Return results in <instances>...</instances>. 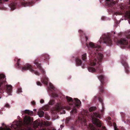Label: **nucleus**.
Masks as SVG:
<instances>
[{
    "instance_id": "obj_1",
    "label": "nucleus",
    "mask_w": 130,
    "mask_h": 130,
    "mask_svg": "<svg viewBox=\"0 0 130 130\" xmlns=\"http://www.w3.org/2000/svg\"><path fill=\"white\" fill-rule=\"evenodd\" d=\"M90 56L92 58L90 59V64L91 66H95L100 64V62L101 60L103 55L101 54H98L97 53L92 52Z\"/></svg>"
},
{
    "instance_id": "obj_2",
    "label": "nucleus",
    "mask_w": 130,
    "mask_h": 130,
    "mask_svg": "<svg viewBox=\"0 0 130 130\" xmlns=\"http://www.w3.org/2000/svg\"><path fill=\"white\" fill-rule=\"evenodd\" d=\"M30 121V117H29L25 116L24 118V121L22 122L21 121H17L16 124L12 125L11 127L15 129H17V128L20 129L21 128V126L24 124L28 125L29 124Z\"/></svg>"
},
{
    "instance_id": "obj_3",
    "label": "nucleus",
    "mask_w": 130,
    "mask_h": 130,
    "mask_svg": "<svg viewBox=\"0 0 130 130\" xmlns=\"http://www.w3.org/2000/svg\"><path fill=\"white\" fill-rule=\"evenodd\" d=\"M96 117L100 118L101 117V115L98 112L93 113V116H92V121L94 124H96L97 127H100L101 126V124L98 119H96L94 117Z\"/></svg>"
},
{
    "instance_id": "obj_4",
    "label": "nucleus",
    "mask_w": 130,
    "mask_h": 130,
    "mask_svg": "<svg viewBox=\"0 0 130 130\" xmlns=\"http://www.w3.org/2000/svg\"><path fill=\"white\" fill-rule=\"evenodd\" d=\"M103 41L104 43L108 46H111L112 44V41L109 37H107L105 39H103V40L100 41L99 42L100 43L101 42Z\"/></svg>"
},
{
    "instance_id": "obj_5",
    "label": "nucleus",
    "mask_w": 130,
    "mask_h": 130,
    "mask_svg": "<svg viewBox=\"0 0 130 130\" xmlns=\"http://www.w3.org/2000/svg\"><path fill=\"white\" fill-rule=\"evenodd\" d=\"M117 43L118 45L120 44L121 45H126L128 44V42L126 39L122 38L120 40L118 41Z\"/></svg>"
},
{
    "instance_id": "obj_6",
    "label": "nucleus",
    "mask_w": 130,
    "mask_h": 130,
    "mask_svg": "<svg viewBox=\"0 0 130 130\" xmlns=\"http://www.w3.org/2000/svg\"><path fill=\"white\" fill-rule=\"evenodd\" d=\"M6 79L4 74H0V87L1 85L5 82Z\"/></svg>"
},
{
    "instance_id": "obj_7",
    "label": "nucleus",
    "mask_w": 130,
    "mask_h": 130,
    "mask_svg": "<svg viewBox=\"0 0 130 130\" xmlns=\"http://www.w3.org/2000/svg\"><path fill=\"white\" fill-rule=\"evenodd\" d=\"M6 92L8 93V95H11V93L12 90V87L10 85H6Z\"/></svg>"
},
{
    "instance_id": "obj_8",
    "label": "nucleus",
    "mask_w": 130,
    "mask_h": 130,
    "mask_svg": "<svg viewBox=\"0 0 130 130\" xmlns=\"http://www.w3.org/2000/svg\"><path fill=\"white\" fill-rule=\"evenodd\" d=\"M22 69L24 70H30L31 71H33L32 69L31 66L29 64H27L24 66V67H22Z\"/></svg>"
},
{
    "instance_id": "obj_9",
    "label": "nucleus",
    "mask_w": 130,
    "mask_h": 130,
    "mask_svg": "<svg viewBox=\"0 0 130 130\" xmlns=\"http://www.w3.org/2000/svg\"><path fill=\"white\" fill-rule=\"evenodd\" d=\"M89 47L92 48H96V50H97V48L99 49L100 47V45L95 44L94 43L91 42L89 44Z\"/></svg>"
},
{
    "instance_id": "obj_10",
    "label": "nucleus",
    "mask_w": 130,
    "mask_h": 130,
    "mask_svg": "<svg viewBox=\"0 0 130 130\" xmlns=\"http://www.w3.org/2000/svg\"><path fill=\"white\" fill-rule=\"evenodd\" d=\"M74 101L75 103V104L74 105V106L75 107H79L81 104L80 101L77 98H74Z\"/></svg>"
},
{
    "instance_id": "obj_11",
    "label": "nucleus",
    "mask_w": 130,
    "mask_h": 130,
    "mask_svg": "<svg viewBox=\"0 0 130 130\" xmlns=\"http://www.w3.org/2000/svg\"><path fill=\"white\" fill-rule=\"evenodd\" d=\"M41 81L45 85H47L48 79L45 76H44L41 80Z\"/></svg>"
},
{
    "instance_id": "obj_12",
    "label": "nucleus",
    "mask_w": 130,
    "mask_h": 130,
    "mask_svg": "<svg viewBox=\"0 0 130 130\" xmlns=\"http://www.w3.org/2000/svg\"><path fill=\"white\" fill-rule=\"evenodd\" d=\"M40 124L39 122V121L36 120L35 121L33 124V125L34 128H36Z\"/></svg>"
},
{
    "instance_id": "obj_13",
    "label": "nucleus",
    "mask_w": 130,
    "mask_h": 130,
    "mask_svg": "<svg viewBox=\"0 0 130 130\" xmlns=\"http://www.w3.org/2000/svg\"><path fill=\"white\" fill-rule=\"evenodd\" d=\"M125 16L129 18L128 20V22L130 24V10L126 12L125 13Z\"/></svg>"
},
{
    "instance_id": "obj_14",
    "label": "nucleus",
    "mask_w": 130,
    "mask_h": 130,
    "mask_svg": "<svg viewBox=\"0 0 130 130\" xmlns=\"http://www.w3.org/2000/svg\"><path fill=\"white\" fill-rule=\"evenodd\" d=\"M88 71L92 72H96V70L94 68L92 67H89L88 68Z\"/></svg>"
},
{
    "instance_id": "obj_15",
    "label": "nucleus",
    "mask_w": 130,
    "mask_h": 130,
    "mask_svg": "<svg viewBox=\"0 0 130 130\" xmlns=\"http://www.w3.org/2000/svg\"><path fill=\"white\" fill-rule=\"evenodd\" d=\"M16 4L14 3H12L11 4L10 7L11 10H14L15 8Z\"/></svg>"
},
{
    "instance_id": "obj_16",
    "label": "nucleus",
    "mask_w": 130,
    "mask_h": 130,
    "mask_svg": "<svg viewBox=\"0 0 130 130\" xmlns=\"http://www.w3.org/2000/svg\"><path fill=\"white\" fill-rule=\"evenodd\" d=\"M106 1L108 2V3L109 5V6H113L114 4V3L113 2H112L111 0H106Z\"/></svg>"
},
{
    "instance_id": "obj_17",
    "label": "nucleus",
    "mask_w": 130,
    "mask_h": 130,
    "mask_svg": "<svg viewBox=\"0 0 130 130\" xmlns=\"http://www.w3.org/2000/svg\"><path fill=\"white\" fill-rule=\"evenodd\" d=\"M44 112L43 111H40L38 112V115L39 117H42L43 116Z\"/></svg>"
},
{
    "instance_id": "obj_18",
    "label": "nucleus",
    "mask_w": 130,
    "mask_h": 130,
    "mask_svg": "<svg viewBox=\"0 0 130 130\" xmlns=\"http://www.w3.org/2000/svg\"><path fill=\"white\" fill-rule=\"evenodd\" d=\"M55 109L56 110H59L60 109H62V108L61 107V106L60 105H59L56 106Z\"/></svg>"
},
{
    "instance_id": "obj_19",
    "label": "nucleus",
    "mask_w": 130,
    "mask_h": 130,
    "mask_svg": "<svg viewBox=\"0 0 130 130\" xmlns=\"http://www.w3.org/2000/svg\"><path fill=\"white\" fill-rule=\"evenodd\" d=\"M24 112L25 113L29 115H30L32 113V111H30L29 110H24Z\"/></svg>"
},
{
    "instance_id": "obj_20",
    "label": "nucleus",
    "mask_w": 130,
    "mask_h": 130,
    "mask_svg": "<svg viewBox=\"0 0 130 130\" xmlns=\"http://www.w3.org/2000/svg\"><path fill=\"white\" fill-rule=\"evenodd\" d=\"M78 120L80 122H82V123H84V124L86 123V120L84 119L83 118V119L79 118Z\"/></svg>"
},
{
    "instance_id": "obj_21",
    "label": "nucleus",
    "mask_w": 130,
    "mask_h": 130,
    "mask_svg": "<svg viewBox=\"0 0 130 130\" xmlns=\"http://www.w3.org/2000/svg\"><path fill=\"white\" fill-rule=\"evenodd\" d=\"M121 63L123 64V65L124 67L125 68L128 67V65L126 62H124L123 63L122 61H121Z\"/></svg>"
},
{
    "instance_id": "obj_22",
    "label": "nucleus",
    "mask_w": 130,
    "mask_h": 130,
    "mask_svg": "<svg viewBox=\"0 0 130 130\" xmlns=\"http://www.w3.org/2000/svg\"><path fill=\"white\" fill-rule=\"evenodd\" d=\"M35 64L36 65V66H37V67L40 69V70L41 71V72L43 73L45 71L44 70H42V69L41 68L40 65H38L37 63H35Z\"/></svg>"
},
{
    "instance_id": "obj_23",
    "label": "nucleus",
    "mask_w": 130,
    "mask_h": 130,
    "mask_svg": "<svg viewBox=\"0 0 130 130\" xmlns=\"http://www.w3.org/2000/svg\"><path fill=\"white\" fill-rule=\"evenodd\" d=\"M76 63L77 66H79L81 64V61L79 59H77L76 61Z\"/></svg>"
},
{
    "instance_id": "obj_24",
    "label": "nucleus",
    "mask_w": 130,
    "mask_h": 130,
    "mask_svg": "<svg viewBox=\"0 0 130 130\" xmlns=\"http://www.w3.org/2000/svg\"><path fill=\"white\" fill-rule=\"evenodd\" d=\"M66 99L68 102L72 101V98L68 96L66 97Z\"/></svg>"
},
{
    "instance_id": "obj_25",
    "label": "nucleus",
    "mask_w": 130,
    "mask_h": 130,
    "mask_svg": "<svg viewBox=\"0 0 130 130\" xmlns=\"http://www.w3.org/2000/svg\"><path fill=\"white\" fill-rule=\"evenodd\" d=\"M86 53L83 54L82 56V58L84 60H85L86 59Z\"/></svg>"
},
{
    "instance_id": "obj_26",
    "label": "nucleus",
    "mask_w": 130,
    "mask_h": 130,
    "mask_svg": "<svg viewBox=\"0 0 130 130\" xmlns=\"http://www.w3.org/2000/svg\"><path fill=\"white\" fill-rule=\"evenodd\" d=\"M96 108L95 107H92L89 109V110L91 111H93L96 109Z\"/></svg>"
},
{
    "instance_id": "obj_27",
    "label": "nucleus",
    "mask_w": 130,
    "mask_h": 130,
    "mask_svg": "<svg viewBox=\"0 0 130 130\" xmlns=\"http://www.w3.org/2000/svg\"><path fill=\"white\" fill-rule=\"evenodd\" d=\"M75 107H74L71 111V113H77Z\"/></svg>"
},
{
    "instance_id": "obj_28",
    "label": "nucleus",
    "mask_w": 130,
    "mask_h": 130,
    "mask_svg": "<svg viewBox=\"0 0 130 130\" xmlns=\"http://www.w3.org/2000/svg\"><path fill=\"white\" fill-rule=\"evenodd\" d=\"M98 78L102 80H103V79L104 78V77L103 75H100L99 76Z\"/></svg>"
},
{
    "instance_id": "obj_29",
    "label": "nucleus",
    "mask_w": 130,
    "mask_h": 130,
    "mask_svg": "<svg viewBox=\"0 0 130 130\" xmlns=\"http://www.w3.org/2000/svg\"><path fill=\"white\" fill-rule=\"evenodd\" d=\"M49 85H50V88L54 89V86H53V85H52V84L51 83H49Z\"/></svg>"
},
{
    "instance_id": "obj_30",
    "label": "nucleus",
    "mask_w": 130,
    "mask_h": 130,
    "mask_svg": "<svg viewBox=\"0 0 130 130\" xmlns=\"http://www.w3.org/2000/svg\"><path fill=\"white\" fill-rule=\"evenodd\" d=\"M54 103V101H51L49 102V104L51 105H53Z\"/></svg>"
},
{
    "instance_id": "obj_31",
    "label": "nucleus",
    "mask_w": 130,
    "mask_h": 130,
    "mask_svg": "<svg viewBox=\"0 0 130 130\" xmlns=\"http://www.w3.org/2000/svg\"><path fill=\"white\" fill-rule=\"evenodd\" d=\"M22 92V89L21 88H19L18 91V93H19Z\"/></svg>"
},
{
    "instance_id": "obj_32",
    "label": "nucleus",
    "mask_w": 130,
    "mask_h": 130,
    "mask_svg": "<svg viewBox=\"0 0 130 130\" xmlns=\"http://www.w3.org/2000/svg\"><path fill=\"white\" fill-rule=\"evenodd\" d=\"M46 124L47 125H50L51 124V122H50L48 121H47L46 122Z\"/></svg>"
},
{
    "instance_id": "obj_33",
    "label": "nucleus",
    "mask_w": 130,
    "mask_h": 130,
    "mask_svg": "<svg viewBox=\"0 0 130 130\" xmlns=\"http://www.w3.org/2000/svg\"><path fill=\"white\" fill-rule=\"evenodd\" d=\"M37 85L38 86H41V83L40 82H38L37 83Z\"/></svg>"
},
{
    "instance_id": "obj_34",
    "label": "nucleus",
    "mask_w": 130,
    "mask_h": 130,
    "mask_svg": "<svg viewBox=\"0 0 130 130\" xmlns=\"http://www.w3.org/2000/svg\"><path fill=\"white\" fill-rule=\"evenodd\" d=\"M26 4H25V3H21V5L22 6H25L26 5Z\"/></svg>"
},
{
    "instance_id": "obj_35",
    "label": "nucleus",
    "mask_w": 130,
    "mask_h": 130,
    "mask_svg": "<svg viewBox=\"0 0 130 130\" xmlns=\"http://www.w3.org/2000/svg\"><path fill=\"white\" fill-rule=\"evenodd\" d=\"M10 105L8 104H6L5 105V107H9Z\"/></svg>"
},
{
    "instance_id": "obj_36",
    "label": "nucleus",
    "mask_w": 130,
    "mask_h": 130,
    "mask_svg": "<svg viewBox=\"0 0 130 130\" xmlns=\"http://www.w3.org/2000/svg\"><path fill=\"white\" fill-rule=\"evenodd\" d=\"M40 102L41 104H43L44 102V100L43 99H41L40 100Z\"/></svg>"
},
{
    "instance_id": "obj_37",
    "label": "nucleus",
    "mask_w": 130,
    "mask_h": 130,
    "mask_svg": "<svg viewBox=\"0 0 130 130\" xmlns=\"http://www.w3.org/2000/svg\"><path fill=\"white\" fill-rule=\"evenodd\" d=\"M19 59L17 61V64L18 65H19Z\"/></svg>"
},
{
    "instance_id": "obj_38",
    "label": "nucleus",
    "mask_w": 130,
    "mask_h": 130,
    "mask_svg": "<svg viewBox=\"0 0 130 130\" xmlns=\"http://www.w3.org/2000/svg\"><path fill=\"white\" fill-rule=\"evenodd\" d=\"M70 107H66V108L67 109H70Z\"/></svg>"
},
{
    "instance_id": "obj_39",
    "label": "nucleus",
    "mask_w": 130,
    "mask_h": 130,
    "mask_svg": "<svg viewBox=\"0 0 130 130\" xmlns=\"http://www.w3.org/2000/svg\"><path fill=\"white\" fill-rule=\"evenodd\" d=\"M60 114H62V113H65V111H63V112H60Z\"/></svg>"
},
{
    "instance_id": "obj_40",
    "label": "nucleus",
    "mask_w": 130,
    "mask_h": 130,
    "mask_svg": "<svg viewBox=\"0 0 130 130\" xmlns=\"http://www.w3.org/2000/svg\"><path fill=\"white\" fill-rule=\"evenodd\" d=\"M128 35L129 36H128L127 37L128 38H129L130 37V31L128 33Z\"/></svg>"
},
{
    "instance_id": "obj_41",
    "label": "nucleus",
    "mask_w": 130,
    "mask_h": 130,
    "mask_svg": "<svg viewBox=\"0 0 130 130\" xmlns=\"http://www.w3.org/2000/svg\"><path fill=\"white\" fill-rule=\"evenodd\" d=\"M32 104H33V105L35 104V102H34V101L32 102Z\"/></svg>"
},
{
    "instance_id": "obj_42",
    "label": "nucleus",
    "mask_w": 130,
    "mask_h": 130,
    "mask_svg": "<svg viewBox=\"0 0 130 130\" xmlns=\"http://www.w3.org/2000/svg\"><path fill=\"white\" fill-rule=\"evenodd\" d=\"M6 130H11L9 128H7L5 129Z\"/></svg>"
},
{
    "instance_id": "obj_43",
    "label": "nucleus",
    "mask_w": 130,
    "mask_h": 130,
    "mask_svg": "<svg viewBox=\"0 0 130 130\" xmlns=\"http://www.w3.org/2000/svg\"><path fill=\"white\" fill-rule=\"evenodd\" d=\"M101 69H100V70H99V71H98V72H99V73H100L101 72Z\"/></svg>"
},
{
    "instance_id": "obj_44",
    "label": "nucleus",
    "mask_w": 130,
    "mask_h": 130,
    "mask_svg": "<svg viewBox=\"0 0 130 130\" xmlns=\"http://www.w3.org/2000/svg\"><path fill=\"white\" fill-rule=\"evenodd\" d=\"M60 127H61H61H63V125H60Z\"/></svg>"
},
{
    "instance_id": "obj_45",
    "label": "nucleus",
    "mask_w": 130,
    "mask_h": 130,
    "mask_svg": "<svg viewBox=\"0 0 130 130\" xmlns=\"http://www.w3.org/2000/svg\"><path fill=\"white\" fill-rule=\"evenodd\" d=\"M99 68H98L97 67V70H99Z\"/></svg>"
},
{
    "instance_id": "obj_46",
    "label": "nucleus",
    "mask_w": 130,
    "mask_h": 130,
    "mask_svg": "<svg viewBox=\"0 0 130 130\" xmlns=\"http://www.w3.org/2000/svg\"><path fill=\"white\" fill-rule=\"evenodd\" d=\"M2 0H0V3H2Z\"/></svg>"
},
{
    "instance_id": "obj_47",
    "label": "nucleus",
    "mask_w": 130,
    "mask_h": 130,
    "mask_svg": "<svg viewBox=\"0 0 130 130\" xmlns=\"http://www.w3.org/2000/svg\"><path fill=\"white\" fill-rule=\"evenodd\" d=\"M3 96H6V97H7V95H4V94H3Z\"/></svg>"
},
{
    "instance_id": "obj_48",
    "label": "nucleus",
    "mask_w": 130,
    "mask_h": 130,
    "mask_svg": "<svg viewBox=\"0 0 130 130\" xmlns=\"http://www.w3.org/2000/svg\"><path fill=\"white\" fill-rule=\"evenodd\" d=\"M129 47L130 48V44H129Z\"/></svg>"
},
{
    "instance_id": "obj_49",
    "label": "nucleus",
    "mask_w": 130,
    "mask_h": 130,
    "mask_svg": "<svg viewBox=\"0 0 130 130\" xmlns=\"http://www.w3.org/2000/svg\"><path fill=\"white\" fill-rule=\"evenodd\" d=\"M56 96V97H57V96Z\"/></svg>"
},
{
    "instance_id": "obj_50",
    "label": "nucleus",
    "mask_w": 130,
    "mask_h": 130,
    "mask_svg": "<svg viewBox=\"0 0 130 130\" xmlns=\"http://www.w3.org/2000/svg\"><path fill=\"white\" fill-rule=\"evenodd\" d=\"M52 130H55V129H52Z\"/></svg>"
},
{
    "instance_id": "obj_51",
    "label": "nucleus",
    "mask_w": 130,
    "mask_h": 130,
    "mask_svg": "<svg viewBox=\"0 0 130 130\" xmlns=\"http://www.w3.org/2000/svg\"><path fill=\"white\" fill-rule=\"evenodd\" d=\"M86 37V39H87V38Z\"/></svg>"
},
{
    "instance_id": "obj_52",
    "label": "nucleus",
    "mask_w": 130,
    "mask_h": 130,
    "mask_svg": "<svg viewBox=\"0 0 130 130\" xmlns=\"http://www.w3.org/2000/svg\"><path fill=\"white\" fill-rule=\"evenodd\" d=\"M129 3H130V0L129 1Z\"/></svg>"
},
{
    "instance_id": "obj_53",
    "label": "nucleus",
    "mask_w": 130,
    "mask_h": 130,
    "mask_svg": "<svg viewBox=\"0 0 130 130\" xmlns=\"http://www.w3.org/2000/svg\"><path fill=\"white\" fill-rule=\"evenodd\" d=\"M1 97H0V99H1Z\"/></svg>"
}]
</instances>
